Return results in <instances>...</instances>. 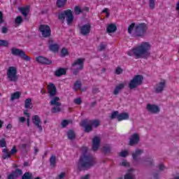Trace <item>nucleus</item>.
Wrapping results in <instances>:
<instances>
[{
  "label": "nucleus",
  "mask_w": 179,
  "mask_h": 179,
  "mask_svg": "<svg viewBox=\"0 0 179 179\" xmlns=\"http://www.w3.org/2000/svg\"><path fill=\"white\" fill-rule=\"evenodd\" d=\"M152 51V44L149 42L143 41L133 48L127 54L129 57H135L136 59L139 58H149Z\"/></svg>",
  "instance_id": "obj_1"
},
{
  "label": "nucleus",
  "mask_w": 179,
  "mask_h": 179,
  "mask_svg": "<svg viewBox=\"0 0 179 179\" xmlns=\"http://www.w3.org/2000/svg\"><path fill=\"white\" fill-rule=\"evenodd\" d=\"M82 155L80 158V160L77 163V169L78 170H86L93 167L96 164V160L93 157L89 155L87 153V148L83 147L81 149Z\"/></svg>",
  "instance_id": "obj_2"
},
{
  "label": "nucleus",
  "mask_w": 179,
  "mask_h": 179,
  "mask_svg": "<svg viewBox=\"0 0 179 179\" xmlns=\"http://www.w3.org/2000/svg\"><path fill=\"white\" fill-rule=\"evenodd\" d=\"M132 158L133 162L135 166H138V164H142L143 166H153L155 162L153 160V157H143L141 159L139 158V156L143 155V150L137 149L134 152H132Z\"/></svg>",
  "instance_id": "obj_3"
},
{
  "label": "nucleus",
  "mask_w": 179,
  "mask_h": 179,
  "mask_svg": "<svg viewBox=\"0 0 179 179\" xmlns=\"http://www.w3.org/2000/svg\"><path fill=\"white\" fill-rule=\"evenodd\" d=\"M148 31V25L145 23L136 24L133 22L128 27V33L132 37H143Z\"/></svg>",
  "instance_id": "obj_4"
},
{
  "label": "nucleus",
  "mask_w": 179,
  "mask_h": 179,
  "mask_svg": "<svg viewBox=\"0 0 179 179\" xmlns=\"http://www.w3.org/2000/svg\"><path fill=\"white\" fill-rule=\"evenodd\" d=\"M142 82H143V76L142 75L134 76L129 83V87L131 90H133L134 89H136L138 86H141V85H142Z\"/></svg>",
  "instance_id": "obj_5"
},
{
  "label": "nucleus",
  "mask_w": 179,
  "mask_h": 179,
  "mask_svg": "<svg viewBox=\"0 0 179 179\" xmlns=\"http://www.w3.org/2000/svg\"><path fill=\"white\" fill-rule=\"evenodd\" d=\"M65 17H66L68 24H71L72 22H73V14L72 13V10H66L59 15V20H65Z\"/></svg>",
  "instance_id": "obj_6"
},
{
  "label": "nucleus",
  "mask_w": 179,
  "mask_h": 179,
  "mask_svg": "<svg viewBox=\"0 0 179 179\" xmlns=\"http://www.w3.org/2000/svg\"><path fill=\"white\" fill-rule=\"evenodd\" d=\"M83 64H85V59L83 58L77 59L72 64V71H73L74 75H76L79 71H82V69H83Z\"/></svg>",
  "instance_id": "obj_7"
},
{
  "label": "nucleus",
  "mask_w": 179,
  "mask_h": 179,
  "mask_svg": "<svg viewBox=\"0 0 179 179\" xmlns=\"http://www.w3.org/2000/svg\"><path fill=\"white\" fill-rule=\"evenodd\" d=\"M52 108V113H59L61 111V102H59V97L54 96L50 102Z\"/></svg>",
  "instance_id": "obj_8"
},
{
  "label": "nucleus",
  "mask_w": 179,
  "mask_h": 179,
  "mask_svg": "<svg viewBox=\"0 0 179 179\" xmlns=\"http://www.w3.org/2000/svg\"><path fill=\"white\" fill-rule=\"evenodd\" d=\"M17 69L10 66L7 71V76L10 82H17Z\"/></svg>",
  "instance_id": "obj_9"
},
{
  "label": "nucleus",
  "mask_w": 179,
  "mask_h": 179,
  "mask_svg": "<svg viewBox=\"0 0 179 179\" xmlns=\"http://www.w3.org/2000/svg\"><path fill=\"white\" fill-rule=\"evenodd\" d=\"M11 54H13V55L20 57L22 59H24V61H30V57L27 56L26 53H24V52L20 49L13 48L11 49Z\"/></svg>",
  "instance_id": "obj_10"
},
{
  "label": "nucleus",
  "mask_w": 179,
  "mask_h": 179,
  "mask_svg": "<svg viewBox=\"0 0 179 179\" xmlns=\"http://www.w3.org/2000/svg\"><path fill=\"white\" fill-rule=\"evenodd\" d=\"M39 31L43 37L47 38L51 36V27L47 24H42L39 27Z\"/></svg>",
  "instance_id": "obj_11"
},
{
  "label": "nucleus",
  "mask_w": 179,
  "mask_h": 179,
  "mask_svg": "<svg viewBox=\"0 0 179 179\" xmlns=\"http://www.w3.org/2000/svg\"><path fill=\"white\" fill-rule=\"evenodd\" d=\"M166 88V80H162L157 83L154 87V92L155 93H162Z\"/></svg>",
  "instance_id": "obj_12"
},
{
  "label": "nucleus",
  "mask_w": 179,
  "mask_h": 179,
  "mask_svg": "<svg viewBox=\"0 0 179 179\" xmlns=\"http://www.w3.org/2000/svg\"><path fill=\"white\" fill-rule=\"evenodd\" d=\"M32 122L35 127L38 129L39 132H43V126H41L42 122L40 117L38 115H34L32 117Z\"/></svg>",
  "instance_id": "obj_13"
},
{
  "label": "nucleus",
  "mask_w": 179,
  "mask_h": 179,
  "mask_svg": "<svg viewBox=\"0 0 179 179\" xmlns=\"http://www.w3.org/2000/svg\"><path fill=\"white\" fill-rule=\"evenodd\" d=\"M91 29L92 26L90 24H84L80 28V34H83V36H87V34L90 33Z\"/></svg>",
  "instance_id": "obj_14"
},
{
  "label": "nucleus",
  "mask_w": 179,
  "mask_h": 179,
  "mask_svg": "<svg viewBox=\"0 0 179 179\" xmlns=\"http://www.w3.org/2000/svg\"><path fill=\"white\" fill-rule=\"evenodd\" d=\"M139 141V134L135 133L131 136L129 143L131 146H134V145H136L137 143H138Z\"/></svg>",
  "instance_id": "obj_15"
},
{
  "label": "nucleus",
  "mask_w": 179,
  "mask_h": 179,
  "mask_svg": "<svg viewBox=\"0 0 179 179\" xmlns=\"http://www.w3.org/2000/svg\"><path fill=\"white\" fill-rule=\"evenodd\" d=\"M48 92L50 97H54V96L57 94V87H55V85L53 83H49L48 85Z\"/></svg>",
  "instance_id": "obj_16"
},
{
  "label": "nucleus",
  "mask_w": 179,
  "mask_h": 179,
  "mask_svg": "<svg viewBox=\"0 0 179 179\" xmlns=\"http://www.w3.org/2000/svg\"><path fill=\"white\" fill-rule=\"evenodd\" d=\"M81 127H83L85 132H90L92 131V123H90V120H83L81 124Z\"/></svg>",
  "instance_id": "obj_17"
},
{
  "label": "nucleus",
  "mask_w": 179,
  "mask_h": 179,
  "mask_svg": "<svg viewBox=\"0 0 179 179\" xmlns=\"http://www.w3.org/2000/svg\"><path fill=\"white\" fill-rule=\"evenodd\" d=\"M147 110L150 113H152V114H157V113L160 112V108H159V106L153 104H148Z\"/></svg>",
  "instance_id": "obj_18"
},
{
  "label": "nucleus",
  "mask_w": 179,
  "mask_h": 179,
  "mask_svg": "<svg viewBox=\"0 0 179 179\" xmlns=\"http://www.w3.org/2000/svg\"><path fill=\"white\" fill-rule=\"evenodd\" d=\"M99 148H100V138L95 136L92 139V150L96 152V150H98Z\"/></svg>",
  "instance_id": "obj_19"
},
{
  "label": "nucleus",
  "mask_w": 179,
  "mask_h": 179,
  "mask_svg": "<svg viewBox=\"0 0 179 179\" xmlns=\"http://www.w3.org/2000/svg\"><path fill=\"white\" fill-rule=\"evenodd\" d=\"M22 172L21 169H16L14 172L11 173L8 176V179H15L22 176Z\"/></svg>",
  "instance_id": "obj_20"
},
{
  "label": "nucleus",
  "mask_w": 179,
  "mask_h": 179,
  "mask_svg": "<svg viewBox=\"0 0 179 179\" xmlns=\"http://www.w3.org/2000/svg\"><path fill=\"white\" fill-rule=\"evenodd\" d=\"M36 61L39 64H46V65H50L52 63L51 60H50L44 57H42V56L36 57Z\"/></svg>",
  "instance_id": "obj_21"
},
{
  "label": "nucleus",
  "mask_w": 179,
  "mask_h": 179,
  "mask_svg": "<svg viewBox=\"0 0 179 179\" xmlns=\"http://www.w3.org/2000/svg\"><path fill=\"white\" fill-rule=\"evenodd\" d=\"M127 120H129V114H128V113H122L117 116V121H124Z\"/></svg>",
  "instance_id": "obj_22"
},
{
  "label": "nucleus",
  "mask_w": 179,
  "mask_h": 179,
  "mask_svg": "<svg viewBox=\"0 0 179 179\" xmlns=\"http://www.w3.org/2000/svg\"><path fill=\"white\" fill-rule=\"evenodd\" d=\"M117 31V25L115 24H110L106 28L107 33H115Z\"/></svg>",
  "instance_id": "obj_23"
},
{
  "label": "nucleus",
  "mask_w": 179,
  "mask_h": 179,
  "mask_svg": "<svg viewBox=\"0 0 179 179\" xmlns=\"http://www.w3.org/2000/svg\"><path fill=\"white\" fill-rule=\"evenodd\" d=\"M124 87H125V83H120L117 85L114 90L113 94H118V93H120V92H121Z\"/></svg>",
  "instance_id": "obj_24"
},
{
  "label": "nucleus",
  "mask_w": 179,
  "mask_h": 179,
  "mask_svg": "<svg viewBox=\"0 0 179 179\" xmlns=\"http://www.w3.org/2000/svg\"><path fill=\"white\" fill-rule=\"evenodd\" d=\"M49 44H50L49 46L50 51H53V52H57V51H58L59 46L57 44L52 43V41H50Z\"/></svg>",
  "instance_id": "obj_25"
},
{
  "label": "nucleus",
  "mask_w": 179,
  "mask_h": 179,
  "mask_svg": "<svg viewBox=\"0 0 179 179\" xmlns=\"http://www.w3.org/2000/svg\"><path fill=\"white\" fill-rule=\"evenodd\" d=\"M20 96H22V92H15L10 95V101H15V100H18L20 99Z\"/></svg>",
  "instance_id": "obj_26"
},
{
  "label": "nucleus",
  "mask_w": 179,
  "mask_h": 179,
  "mask_svg": "<svg viewBox=\"0 0 179 179\" xmlns=\"http://www.w3.org/2000/svg\"><path fill=\"white\" fill-rule=\"evenodd\" d=\"M133 171H135V169H129L128 173L124 176V179H135V176L132 173Z\"/></svg>",
  "instance_id": "obj_27"
},
{
  "label": "nucleus",
  "mask_w": 179,
  "mask_h": 179,
  "mask_svg": "<svg viewBox=\"0 0 179 179\" xmlns=\"http://www.w3.org/2000/svg\"><path fill=\"white\" fill-rule=\"evenodd\" d=\"M65 73H66V69H59L55 71V76H62Z\"/></svg>",
  "instance_id": "obj_28"
},
{
  "label": "nucleus",
  "mask_w": 179,
  "mask_h": 179,
  "mask_svg": "<svg viewBox=\"0 0 179 179\" xmlns=\"http://www.w3.org/2000/svg\"><path fill=\"white\" fill-rule=\"evenodd\" d=\"M20 11L21 12L22 15H23V16L26 17V16H27V15L29 14V7L26 6V7L21 8H20Z\"/></svg>",
  "instance_id": "obj_29"
},
{
  "label": "nucleus",
  "mask_w": 179,
  "mask_h": 179,
  "mask_svg": "<svg viewBox=\"0 0 179 179\" xmlns=\"http://www.w3.org/2000/svg\"><path fill=\"white\" fill-rule=\"evenodd\" d=\"M23 23V18L22 16H17L15 20V24L16 26H20Z\"/></svg>",
  "instance_id": "obj_30"
},
{
  "label": "nucleus",
  "mask_w": 179,
  "mask_h": 179,
  "mask_svg": "<svg viewBox=\"0 0 179 179\" xmlns=\"http://www.w3.org/2000/svg\"><path fill=\"white\" fill-rule=\"evenodd\" d=\"M3 159H9V157H10V153H9V152H8V149L4 148L3 149Z\"/></svg>",
  "instance_id": "obj_31"
},
{
  "label": "nucleus",
  "mask_w": 179,
  "mask_h": 179,
  "mask_svg": "<svg viewBox=\"0 0 179 179\" xmlns=\"http://www.w3.org/2000/svg\"><path fill=\"white\" fill-rule=\"evenodd\" d=\"M65 3H66V0H57V6L58 8H62L65 6Z\"/></svg>",
  "instance_id": "obj_32"
},
{
  "label": "nucleus",
  "mask_w": 179,
  "mask_h": 179,
  "mask_svg": "<svg viewBox=\"0 0 179 179\" xmlns=\"http://www.w3.org/2000/svg\"><path fill=\"white\" fill-rule=\"evenodd\" d=\"M25 108H31V99H27L24 104Z\"/></svg>",
  "instance_id": "obj_33"
},
{
  "label": "nucleus",
  "mask_w": 179,
  "mask_h": 179,
  "mask_svg": "<svg viewBox=\"0 0 179 179\" xmlns=\"http://www.w3.org/2000/svg\"><path fill=\"white\" fill-rule=\"evenodd\" d=\"M57 158L55 155L51 156L50 159V166L52 167H55V163H56Z\"/></svg>",
  "instance_id": "obj_34"
},
{
  "label": "nucleus",
  "mask_w": 179,
  "mask_h": 179,
  "mask_svg": "<svg viewBox=\"0 0 179 179\" xmlns=\"http://www.w3.org/2000/svg\"><path fill=\"white\" fill-rule=\"evenodd\" d=\"M24 115H26V117H27V127H30V113H27V110H25L24 111Z\"/></svg>",
  "instance_id": "obj_35"
},
{
  "label": "nucleus",
  "mask_w": 179,
  "mask_h": 179,
  "mask_svg": "<svg viewBox=\"0 0 179 179\" xmlns=\"http://www.w3.org/2000/svg\"><path fill=\"white\" fill-rule=\"evenodd\" d=\"M22 179H33V175L29 172L25 173Z\"/></svg>",
  "instance_id": "obj_36"
},
{
  "label": "nucleus",
  "mask_w": 179,
  "mask_h": 179,
  "mask_svg": "<svg viewBox=\"0 0 179 179\" xmlns=\"http://www.w3.org/2000/svg\"><path fill=\"white\" fill-rule=\"evenodd\" d=\"M90 124H92V127L97 128L99 125H100V122L99 120H90Z\"/></svg>",
  "instance_id": "obj_37"
},
{
  "label": "nucleus",
  "mask_w": 179,
  "mask_h": 179,
  "mask_svg": "<svg viewBox=\"0 0 179 179\" xmlns=\"http://www.w3.org/2000/svg\"><path fill=\"white\" fill-rule=\"evenodd\" d=\"M67 136L69 139H75V132L72 130L68 131Z\"/></svg>",
  "instance_id": "obj_38"
},
{
  "label": "nucleus",
  "mask_w": 179,
  "mask_h": 179,
  "mask_svg": "<svg viewBox=\"0 0 179 179\" xmlns=\"http://www.w3.org/2000/svg\"><path fill=\"white\" fill-rule=\"evenodd\" d=\"M149 6L150 9H155L156 8V0H150Z\"/></svg>",
  "instance_id": "obj_39"
},
{
  "label": "nucleus",
  "mask_w": 179,
  "mask_h": 179,
  "mask_svg": "<svg viewBox=\"0 0 179 179\" xmlns=\"http://www.w3.org/2000/svg\"><path fill=\"white\" fill-rule=\"evenodd\" d=\"M66 55H69V52H68V50L66 48H63L61 51V56L66 57Z\"/></svg>",
  "instance_id": "obj_40"
},
{
  "label": "nucleus",
  "mask_w": 179,
  "mask_h": 179,
  "mask_svg": "<svg viewBox=\"0 0 179 179\" xmlns=\"http://www.w3.org/2000/svg\"><path fill=\"white\" fill-rule=\"evenodd\" d=\"M74 13H76V15H80V13H82V8H80V6H76L74 8Z\"/></svg>",
  "instance_id": "obj_41"
},
{
  "label": "nucleus",
  "mask_w": 179,
  "mask_h": 179,
  "mask_svg": "<svg viewBox=\"0 0 179 179\" xmlns=\"http://www.w3.org/2000/svg\"><path fill=\"white\" fill-rule=\"evenodd\" d=\"M80 86H82L80 81H76L73 87L74 90H79V89H80Z\"/></svg>",
  "instance_id": "obj_42"
},
{
  "label": "nucleus",
  "mask_w": 179,
  "mask_h": 179,
  "mask_svg": "<svg viewBox=\"0 0 179 179\" xmlns=\"http://www.w3.org/2000/svg\"><path fill=\"white\" fill-rule=\"evenodd\" d=\"M118 115H120L118 111H114L112 113L110 118L111 120H114V118H117V120H118Z\"/></svg>",
  "instance_id": "obj_43"
},
{
  "label": "nucleus",
  "mask_w": 179,
  "mask_h": 179,
  "mask_svg": "<svg viewBox=\"0 0 179 179\" xmlns=\"http://www.w3.org/2000/svg\"><path fill=\"white\" fill-rule=\"evenodd\" d=\"M107 47V43H102L99 45V51H103L104 50H106V48Z\"/></svg>",
  "instance_id": "obj_44"
},
{
  "label": "nucleus",
  "mask_w": 179,
  "mask_h": 179,
  "mask_svg": "<svg viewBox=\"0 0 179 179\" xmlns=\"http://www.w3.org/2000/svg\"><path fill=\"white\" fill-rule=\"evenodd\" d=\"M8 41L6 40H0V47H8Z\"/></svg>",
  "instance_id": "obj_45"
},
{
  "label": "nucleus",
  "mask_w": 179,
  "mask_h": 179,
  "mask_svg": "<svg viewBox=\"0 0 179 179\" xmlns=\"http://www.w3.org/2000/svg\"><path fill=\"white\" fill-rule=\"evenodd\" d=\"M128 155H129V152L127 150H122L120 152V157H127Z\"/></svg>",
  "instance_id": "obj_46"
},
{
  "label": "nucleus",
  "mask_w": 179,
  "mask_h": 179,
  "mask_svg": "<svg viewBox=\"0 0 179 179\" xmlns=\"http://www.w3.org/2000/svg\"><path fill=\"white\" fill-rule=\"evenodd\" d=\"M6 146V141L5 138L0 140V148H5Z\"/></svg>",
  "instance_id": "obj_47"
},
{
  "label": "nucleus",
  "mask_w": 179,
  "mask_h": 179,
  "mask_svg": "<svg viewBox=\"0 0 179 179\" xmlns=\"http://www.w3.org/2000/svg\"><path fill=\"white\" fill-rule=\"evenodd\" d=\"M103 152H105L106 153H108V152H110V150H111V147H110V145H105L103 147Z\"/></svg>",
  "instance_id": "obj_48"
},
{
  "label": "nucleus",
  "mask_w": 179,
  "mask_h": 179,
  "mask_svg": "<svg viewBox=\"0 0 179 179\" xmlns=\"http://www.w3.org/2000/svg\"><path fill=\"white\" fill-rule=\"evenodd\" d=\"M121 166H123V167H129V162H127V160H123L121 163Z\"/></svg>",
  "instance_id": "obj_49"
},
{
  "label": "nucleus",
  "mask_w": 179,
  "mask_h": 179,
  "mask_svg": "<svg viewBox=\"0 0 179 179\" xmlns=\"http://www.w3.org/2000/svg\"><path fill=\"white\" fill-rule=\"evenodd\" d=\"M74 103L75 104H77L79 106L82 104V99L80 98H76L74 99Z\"/></svg>",
  "instance_id": "obj_50"
},
{
  "label": "nucleus",
  "mask_w": 179,
  "mask_h": 179,
  "mask_svg": "<svg viewBox=\"0 0 179 179\" xmlns=\"http://www.w3.org/2000/svg\"><path fill=\"white\" fill-rule=\"evenodd\" d=\"M120 73H122V69H121L120 67L116 68L115 74L116 75H120Z\"/></svg>",
  "instance_id": "obj_51"
},
{
  "label": "nucleus",
  "mask_w": 179,
  "mask_h": 179,
  "mask_svg": "<svg viewBox=\"0 0 179 179\" xmlns=\"http://www.w3.org/2000/svg\"><path fill=\"white\" fill-rule=\"evenodd\" d=\"M17 150L16 149V147H13L12 149H11V150H10V155H15V153H17Z\"/></svg>",
  "instance_id": "obj_52"
},
{
  "label": "nucleus",
  "mask_w": 179,
  "mask_h": 179,
  "mask_svg": "<svg viewBox=\"0 0 179 179\" xmlns=\"http://www.w3.org/2000/svg\"><path fill=\"white\" fill-rule=\"evenodd\" d=\"M68 124H69V121L68 120H63L62 122V126L65 128V127H66V125H68Z\"/></svg>",
  "instance_id": "obj_53"
},
{
  "label": "nucleus",
  "mask_w": 179,
  "mask_h": 179,
  "mask_svg": "<svg viewBox=\"0 0 179 179\" xmlns=\"http://www.w3.org/2000/svg\"><path fill=\"white\" fill-rule=\"evenodd\" d=\"M103 13H106V17H108L110 16V13L108 12V8H105L103 10Z\"/></svg>",
  "instance_id": "obj_54"
},
{
  "label": "nucleus",
  "mask_w": 179,
  "mask_h": 179,
  "mask_svg": "<svg viewBox=\"0 0 179 179\" xmlns=\"http://www.w3.org/2000/svg\"><path fill=\"white\" fill-rule=\"evenodd\" d=\"M159 170H161V171H163L164 170L166 169V166H164V165L163 164H161L159 166Z\"/></svg>",
  "instance_id": "obj_55"
},
{
  "label": "nucleus",
  "mask_w": 179,
  "mask_h": 179,
  "mask_svg": "<svg viewBox=\"0 0 179 179\" xmlns=\"http://www.w3.org/2000/svg\"><path fill=\"white\" fill-rule=\"evenodd\" d=\"M64 177H65V173H62L59 175L57 179H62L64 178Z\"/></svg>",
  "instance_id": "obj_56"
},
{
  "label": "nucleus",
  "mask_w": 179,
  "mask_h": 179,
  "mask_svg": "<svg viewBox=\"0 0 179 179\" xmlns=\"http://www.w3.org/2000/svg\"><path fill=\"white\" fill-rule=\"evenodd\" d=\"M19 121H20V122H24L26 121V117H20L19 118Z\"/></svg>",
  "instance_id": "obj_57"
},
{
  "label": "nucleus",
  "mask_w": 179,
  "mask_h": 179,
  "mask_svg": "<svg viewBox=\"0 0 179 179\" xmlns=\"http://www.w3.org/2000/svg\"><path fill=\"white\" fill-rule=\"evenodd\" d=\"M3 15L2 14V12L0 11V23H2L3 22Z\"/></svg>",
  "instance_id": "obj_58"
},
{
  "label": "nucleus",
  "mask_w": 179,
  "mask_h": 179,
  "mask_svg": "<svg viewBox=\"0 0 179 179\" xmlns=\"http://www.w3.org/2000/svg\"><path fill=\"white\" fill-rule=\"evenodd\" d=\"M176 9L179 15V0H178V3H176Z\"/></svg>",
  "instance_id": "obj_59"
},
{
  "label": "nucleus",
  "mask_w": 179,
  "mask_h": 179,
  "mask_svg": "<svg viewBox=\"0 0 179 179\" xmlns=\"http://www.w3.org/2000/svg\"><path fill=\"white\" fill-rule=\"evenodd\" d=\"M1 31L2 33H8V28L3 27Z\"/></svg>",
  "instance_id": "obj_60"
},
{
  "label": "nucleus",
  "mask_w": 179,
  "mask_h": 179,
  "mask_svg": "<svg viewBox=\"0 0 179 179\" xmlns=\"http://www.w3.org/2000/svg\"><path fill=\"white\" fill-rule=\"evenodd\" d=\"M21 148L22 149H26L27 148V144H26V143L22 144Z\"/></svg>",
  "instance_id": "obj_61"
},
{
  "label": "nucleus",
  "mask_w": 179,
  "mask_h": 179,
  "mask_svg": "<svg viewBox=\"0 0 179 179\" xmlns=\"http://www.w3.org/2000/svg\"><path fill=\"white\" fill-rule=\"evenodd\" d=\"M89 177H90L89 175H85V176L81 177V179H89Z\"/></svg>",
  "instance_id": "obj_62"
},
{
  "label": "nucleus",
  "mask_w": 179,
  "mask_h": 179,
  "mask_svg": "<svg viewBox=\"0 0 179 179\" xmlns=\"http://www.w3.org/2000/svg\"><path fill=\"white\" fill-rule=\"evenodd\" d=\"M41 94H45V90H41Z\"/></svg>",
  "instance_id": "obj_63"
},
{
  "label": "nucleus",
  "mask_w": 179,
  "mask_h": 179,
  "mask_svg": "<svg viewBox=\"0 0 179 179\" xmlns=\"http://www.w3.org/2000/svg\"><path fill=\"white\" fill-rule=\"evenodd\" d=\"M2 125H3V122L0 120V128H2Z\"/></svg>",
  "instance_id": "obj_64"
}]
</instances>
